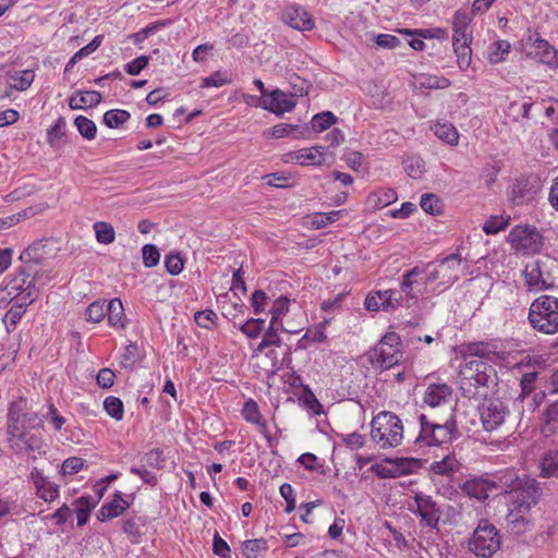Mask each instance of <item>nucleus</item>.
Segmentation results:
<instances>
[{
	"instance_id": "1",
	"label": "nucleus",
	"mask_w": 558,
	"mask_h": 558,
	"mask_svg": "<svg viewBox=\"0 0 558 558\" xmlns=\"http://www.w3.org/2000/svg\"><path fill=\"white\" fill-rule=\"evenodd\" d=\"M497 372L493 365L480 360H470L460 371L459 384L462 395L469 399L487 395L497 386Z\"/></svg>"
},
{
	"instance_id": "2",
	"label": "nucleus",
	"mask_w": 558,
	"mask_h": 558,
	"mask_svg": "<svg viewBox=\"0 0 558 558\" xmlns=\"http://www.w3.org/2000/svg\"><path fill=\"white\" fill-rule=\"evenodd\" d=\"M529 322L533 329L545 335L558 332V298L541 295L529 310Z\"/></svg>"
},
{
	"instance_id": "3",
	"label": "nucleus",
	"mask_w": 558,
	"mask_h": 558,
	"mask_svg": "<svg viewBox=\"0 0 558 558\" xmlns=\"http://www.w3.org/2000/svg\"><path fill=\"white\" fill-rule=\"evenodd\" d=\"M371 437L383 449L398 447L403 439L401 420L392 412H379L372 420Z\"/></svg>"
},
{
	"instance_id": "4",
	"label": "nucleus",
	"mask_w": 558,
	"mask_h": 558,
	"mask_svg": "<svg viewBox=\"0 0 558 558\" xmlns=\"http://www.w3.org/2000/svg\"><path fill=\"white\" fill-rule=\"evenodd\" d=\"M499 530L487 519H481L468 541V549L477 557L490 558L501 547Z\"/></svg>"
},
{
	"instance_id": "5",
	"label": "nucleus",
	"mask_w": 558,
	"mask_h": 558,
	"mask_svg": "<svg viewBox=\"0 0 558 558\" xmlns=\"http://www.w3.org/2000/svg\"><path fill=\"white\" fill-rule=\"evenodd\" d=\"M434 268L428 271L425 283L439 281V284L450 287L469 269V263L462 258L460 254L454 253L444 257L436 265L428 263L426 269Z\"/></svg>"
},
{
	"instance_id": "6",
	"label": "nucleus",
	"mask_w": 558,
	"mask_h": 558,
	"mask_svg": "<svg viewBox=\"0 0 558 558\" xmlns=\"http://www.w3.org/2000/svg\"><path fill=\"white\" fill-rule=\"evenodd\" d=\"M418 421L421 430L415 439L416 444L423 442L427 446H438L458 437L457 423L453 417L444 424H439L428 421L426 415L422 413L418 415Z\"/></svg>"
},
{
	"instance_id": "7",
	"label": "nucleus",
	"mask_w": 558,
	"mask_h": 558,
	"mask_svg": "<svg viewBox=\"0 0 558 558\" xmlns=\"http://www.w3.org/2000/svg\"><path fill=\"white\" fill-rule=\"evenodd\" d=\"M555 269H558V265L549 258L527 263L523 271L527 289L537 292L553 288L556 283Z\"/></svg>"
},
{
	"instance_id": "8",
	"label": "nucleus",
	"mask_w": 558,
	"mask_h": 558,
	"mask_svg": "<svg viewBox=\"0 0 558 558\" xmlns=\"http://www.w3.org/2000/svg\"><path fill=\"white\" fill-rule=\"evenodd\" d=\"M41 274L39 271L28 270L22 266L14 276L9 280L1 294L5 293L12 300L26 302L28 298H33V302L37 296V288L35 281H40Z\"/></svg>"
},
{
	"instance_id": "9",
	"label": "nucleus",
	"mask_w": 558,
	"mask_h": 558,
	"mask_svg": "<svg viewBox=\"0 0 558 558\" xmlns=\"http://www.w3.org/2000/svg\"><path fill=\"white\" fill-rule=\"evenodd\" d=\"M542 494L541 484L535 478L524 475L523 483L509 495L508 508H512L517 513L530 512L538 504Z\"/></svg>"
},
{
	"instance_id": "10",
	"label": "nucleus",
	"mask_w": 558,
	"mask_h": 558,
	"mask_svg": "<svg viewBox=\"0 0 558 558\" xmlns=\"http://www.w3.org/2000/svg\"><path fill=\"white\" fill-rule=\"evenodd\" d=\"M513 248L524 254L537 253L543 246V236L535 227L515 226L509 233Z\"/></svg>"
},
{
	"instance_id": "11",
	"label": "nucleus",
	"mask_w": 558,
	"mask_h": 558,
	"mask_svg": "<svg viewBox=\"0 0 558 558\" xmlns=\"http://www.w3.org/2000/svg\"><path fill=\"white\" fill-rule=\"evenodd\" d=\"M508 414V407L499 399H486L480 408L481 422L487 432L498 429Z\"/></svg>"
},
{
	"instance_id": "12",
	"label": "nucleus",
	"mask_w": 558,
	"mask_h": 558,
	"mask_svg": "<svg viewBox=\"0 0 558 558\" xmlns=\"http://www.w3.org/2000/svg\"><path fill=\"white\" fill-rule=\"evenodd\" d=\"M462 354L471 360H480L490 363L502 362L508 353L498 349L494 342H472L463 347Z\"/></svg>"
},
{
	"instance_id": "13",
	"label": "nucleus",
	"mask_w": 558,
	"mask_h": 558,
	"mask_svg": "<svg viewBox=\"0 0 558 558\" xmlns=\"http://www.w3.org/2000/svg\"><path fill=\"white\" fill-rule=\"evenodd\" d=\"M326 151L324 146H313L289 151L282 155L284 163H295L300 166H320L325 162Z\"/></svg>"
},
{
	"instance_id": "14",
	"label": "nucleus",
	"mask_w": 558,
	"mask_h": 558,
	"mask_svg": "<svg viewBox=\"0 0 558 558\" xmlns=\"http://www.w3.org/2000/svg\"><path fill=\"white\" fill-rule=\"evenodd\" d=\"M295 105L296 102L292 94L282 92L281 89H275L264 96L262 108L276 116H282L286 112H291L295 108Z\"/></svg>"
},
{
	"instance_id": "15",
	"label": "nucleus",
	"mask_w": 558,
	"mask_h": 558,
	"mask_svg": "<svg viewBox=\"0 0 558 558\" xmlns=\"http://www.w3.org/2000/svg\"><path fill=\"white\" fill-rule=\"evenodd\" d=\"M472 20L473 14L465 9H460L454 12L452 17V43L462 41L465 44V40H473L472 31L470 29Z\"/></svg>"
},
{
	"instance_id": "16",
	"label": "nucleus",
	"mask_w": 558,
	"mask_h": 558,
	"mask_svg": "<svg viewBox=\"0 0 558 558\" xmlns=\"http://www.w3.org/2000/svg\"><path fill=\"white\" fill-rule=\"evenodd\" d=\"M283 21L299 31H311L314 27L312 16L304 8L296 4H290L284 9Z\"/></svg>"
},
{
	"instance_id": "17",
	"label": "nucleus",
	"mask_w": 558,
	"mask_h": 558,
	"mask_svg": "<svg viewBox=\"0 0 558 558\" xmlns=\"http://www.w3.org/2000/svg\"><path fill=\"white\" fill-rule=\"evenodd\" d=\"M241 413H242L243 418L247 423L254 424L258 427V430L266 438L268 446L270 448H272L274 440H272L271 436L269 435L266 420L262 415L256 401H254L253 399H248L247 401H245Z\"/></svg>"
},
{
	"instance_id": "18",
	"label": "nucleus",
	"mask_w": 558,
	"mask_h": 558,
	"mask_svg": "<svg viewBox=\"0 0 558 558\" xmlns=\"http://www.w3.org/2000/svg\"><path fill=\"white\" fill-rule=\"evenodd\" d=\"M401 359L399 348L378 343L372 351V363L380 368L388 369L396 365Z\"/></svg>"
},
{
	"instance_id": "19",
	"label": "nucleus",
	"mask_w": 558,
	"mask_h": 558,
	"mask_svg": "<svg viewBox=\"0 0 558 558\" xmlns=\"http://www.w3.org/2000/svg\"><path fill=\"white\" fill-rule=\"evenodd\" d=\"M415 504L417 506V511L422 522H424V524L427 526L435 527L438 523L439 515L436 504L432 497L417 494L415 496Z\"/></svg>"
},
{
	"instance_id": "20",
	"label": "nucleus",
	"mask_w": 558,
	"mask_h": 558,
	"mask_svg": "<svg viewBox=\"0 0 558 558\" xmlns=\"http://www.w3.org/2000/svg\"><path fill=\"white\" fill-rule=\"evenodd\" d=\"M461 489L471 498L485 500L488 498V494L493 489V484L489 480L471 477L463 483Z\"/></svg>"
},
{
	"instance_id": "21",
	"label": "nucleus",
	"mask_w": 558,
	"mask_h": 558,
	"mask_svg": "<svg viewBox=\"0 0 558 558\" xmlns=\"http://www.w3.org/2000/svg\"><path fill=\"white\" fill-rule=\"evenodd\" d=\"M129 507L130 502L122 498V493L117 492L113 500L101 506L97 513V519L101 522L114 519L121 515Z\"/></svg>"
},
{
	"instance_id": "22",
	"label": "nucleus",
	"mask_w": 558,
	"mask_h": 558,
	"mask_svg": "<svg viewBox=\"0 0 558 558\" xmlns=\"http://www.w3.org/2000/svg\"><path fill=\"white\" fill-rule=\"evenodd\" d=\"M522 483L523 476L521 477L514 470L500 471L495 475V480L492 481L493 488H499L508 495H510Z\"/></svg>"
},
{
	"instance_id": "23",
	"label": "nucleus",
	"mask_w": 558,
	"mask_h": 558,
	"mask_svg": "<svg viewBox=\"0 0 558 558\" xmlns=\"http://www.w3.org/2000/svg\"><path fill=\"white\" fill-rule=\"evenodd\" d=\"M102 97L97 90L76 92L69 98L71 109H87L100 104Z\"/></svg>"
},
{
	"instance_id": "24",
	"label": "nucleus",
	"mask_w": 558,
	"mask_h": 558,
	"mask_svg": "<svg viewBox=\"0 0 558 558\" xmlns=\"http://www.w3.org/2000/svg\"><path fill=\"white\" fill-rule=\"evenodd\" d=\"M282 330L284 332L295 333L296 330H290L282 326V324H276V322H270L267 331L265 332L260 343L255 350V353L263 352L265 349L271 345L279 347L281 344V338L278 335V331Z\"/></svg>"
},
{
	"instance_id": "25",
	"label": "nucleus",
	"mask_w": 558,
	"mask_h": 558,
	"mask_svg": "<svg viewBox=\"0 0 558 558\" xmlns=\"http://www.w3.org/2000/svg\"><path fill=\"white\" fill-rule=\"evenodd\" d=\"M41 242H35L26 247L20 255V259L24 267L34 270V267L41 263L45 258V250Z\"/></svg>"
},
{
	"instance_id": "26",
	"label": "nucleus",
	"mask_w": 558,
	"mask_h": 558,
	"mask_svg": "<svg viewBox=\"0 0 558 558\" xmlns=\"http://www.w3.org/2000/svg\"><path fill=\"white\" fill-rule=\"evenodd\" d=\"M451 396V388L446 385H430L425 391L424 403L432 408L440 405L446 402L447 398Z\"/></svg>"
},
{
	"instance_id": "27",
	"label": "nucleus",
	"mask_w": 558,
	"mask_h": 558,
	"mask_svg": "<svg viewBox=\"0 0 558 558\" xmlns=\"http://www.w3.org/2000/svg\"><path fill=\"white\" fill-rule=\"evenodd\" d=\"M33 303V298H28L26 302L16 301L5 313L2 322L5 325L7 331L11 332L23 317L26 307Z\"/></svg>"
},
{
	"instance_id": "28",
	"label": "nucleus",
	"mask_w": 558,
	"mask_h": 558,
	"mask_svg": "<svg viewBox=\"0 0 558 558\" xmlns=\"http://www.w3.org/2000/svg\"><path fill=\"white\" fill-rule=\"evenodd\" d=\"M106 315L111 327L122 329L125 327V315L120 299H113L106 305Z\"/></svg>"
},
{
	"instance_id": "29",
	"label": "nucleus",
	"mask_w": 558,
	"mask_h": 558,
	"mask_svg": "<svg viewBox=\"0 0 558 558\" xmlns=\"http://www.w3.org/2000/svg\"><path fill=\"white\" fill-rule=\"evenodd\" d=\"M542 433L545 437L558 435V401L545 410Z\"/></svg>"
},
{
	"instance_id": "30",
	"label": "nucleus",
	"mask_w": 558,
	"mask_h": 558,
	"mask_svg": "<svg viewBox=\"0 0 558 558\" xmlns=\"http://www.w3.org/2000/svg\"><path fill=\"white\" fill-rule=\"evenodd\" d=\"M539 475L543 477H558V450L553 449L544 452L539 459Z\"/></svg>"
},
{
	"instance_id": "31",
	"label": "nucleus",
	"mask_w": 558,
	"mask_h": 558,
	"mask_svg": "<svg viewBox=\"0 0 558 558\" xmlns=\"http://www.w3.org/2000/svg\"><path fill=\"white\" fill-rule=\"evenodd\" d=\"M555 48L544 38H536L532 44V54L538 62L549 65L555 57Z\"/></svg>"
},
{
	"instance_id": "32",
	"label": "nucleus",
	"mask_w": 558,
	"mask_h": 558,
	"mask_svg": "<svg viewBox=\"0 0 558 558\" xmlns=\"http://www.w3.org/2000/svg\"><path fill=\"white\" fill-rule=\"evenodd\" d=\"M460 469V462L453 454H447L439 461L430 464V471L438 475L452 476Z\"/></svg>"
},
{
	"instance_id": "33",
	"label": "nucleus",
	"mask_w": 558,
	"mask_h": 558,
	"mask_svg": "<svg viewBox=\"0 0 558 558\" xmlns=\"http://www.w3.org/2000/svg\"><path fill=\"white\" fill-rule=\"evenodd\" d=\"M35 73L32 70L14 71L8 75V84L15 90H26L34 82Z\"/></svg>"
},
{
	"instance_id": "34",
	"label": "nucleus",
	"mask_w": 558,
	"mask_h": 558,
	"mask_svg": "<svg viewBox=\"0 0 558 558\" xmlns=\"http://www.w3.org/2000/svg\"><path fill=\"white\" fill-rule=\"evenodd\" d=\"M308 131L306 126L301 128L299 125L279 123L271 129V136L274 138H282L294 134V138H305L308 136Z\"/></svg>"
},
{
	"instance_id": "35",
	"label": "nucleus",
	"mask_w": 558,
	"mask_h": 558,
	"mask_svg": "<svg viewBox=\"0 0 558 558\" xmlns=\"http://www.w3.org/2000/svg\"><path fill=\"white\" fill-rule=\"evenodd\" d=\"M65 126V120L62 117H59L54 125L48 129L47 142L52 148L58 149L64 145Z\"/></svg>"
},
{
	"instance_id": "36",
	"label": "nucleus",
	"mask_w": 558,
	"mask_h": 558,
	"mask_svg": "<svg viewBox=\"0 0 558 558\" xmlns=\"http://www.w3.org/2000/svg\"><path fill=\"white\" fill-rule=\"evenodd\" d=\"M397 201V193L392 189H381L367 198V204L373 208H384Z\"/></svg>"
},
{
	"instance_id": "37",
	"label": "nucleus",
	"mask_w": 558,
	"mask_h": 558,
	"mask_svg": "<svg viewBox=\"0 0 558 558\" xmlns=\"http://www.w3.org/2000/svg\"><path fill=\"white\" fill-rule=\"evenodd\" d=\"M472 41L465 40V44L452 43L453 51L457 57V64L461 71H465L472 61V49L470 47Z\"/></svg>"
},
{
	"instance_id": "38",
	"label": "nucleus",
	"mask_w": 558,
	"mask_h": 558,
	"mask_svg": "<svg viewBox=\"0 0 558 558\" xmlns=\"http://www.w3.org/2000/svg\"><path fill=\"white\" fill-rule=\"evenodd\" d=\"M434 134L449 145H457L459 133L450 123H436L433 128Z\"/></svg>"
},
{
	"instance_id": "39",
	"label": "nucleus",
	"mask_w": 558,
	"mask_h": 558,
	"mask_svg": "<svg viewBox=\"0 0 558 558\" xmlns=\"http://www.w3.org/2000/svg\"><path fill=\"white\" fill-rule=\"evenodd\" d=\"M267 550L268 544L264 538L247 539L242 544V551L246 558H258Z\"/></svg>"
},
{
	"instance_id": "40",
	"label": "nucleus",
	"mask_w": 558,
	"mask_h": 558,
	"mask_svg": "<svg viewBox=\"0 0 558 558\" xmlns=\"http://www.w3.org/2000/svg\"><path fill=\"white\" fill-rule=\"evenodd\" d=\"M404 171L412 179H421L425 172V163L418 156H409L403 160Z\"/></svg>"
},
{
	"instance_id": "41",
	"label": "nucleus",
	"mask_w": 558,
	"mask_h": 558,
	"mask_svg": "<svg viewBox=\"0 0 558 558\" xmlns=\"http://www.w3.org/2000/svg\"><path fill=\"white\" fill-rule=\"evenodd\" d=\"M131 114L123 109H111L105 112L104 123L110 129H117L130 120Z\"/></svg>"
},
{
	"instance_id": "42",
	"label": "nucleus",
	"mask_w": 558,
	"mask_h": 558,
	"mask_svg": "<svg viewBox=\"0 0 558 558\" xmlns=\"http://www.w3.org/2000/svg\"><path fill=\"white\" fill-rule=\"evenodd\" d=\"M337 121V118L335 114L330 111H324L320 113L315 114L311 120V129L314 132H324L328 128H330L332 124H335Z\"/></svg>"
},
{
	"instance_id": "43",
	"label": "nucleus",
	"mask_w": 558,
	"mask_h": 558,
	"mask_svg": "<svg viewBox=\"0 0 558 558\" xmlns=\"http://www.w3.org/2000/svg\"><path fill=\"white\" fill-rule=\"evenodd\" d=\"M78 133L86 140L92 141L96 137L97 126L95 122L87 117L78 116L74 120Z\"/></svg>"
},
{
	"instance_id": "44",
	"label": "nucleus",
	"mask_w": 558,
	"mask_h": 558,
	"mask_svg": "<svg viewBox=\"0 0 558 558\" xmlns=\"http://www.w3.org/2000/svg\"><path fill=\"white\" fill-rule=\"evenodd\" d=\"M19 440L23 442L27 450L38 454L45 453L46 445L41 437L31 433H20Z\"/></svg>"
},
{
	"instance_id": "45",
	"label": "nucleus",
	"mask_w": 558,
	"mask_h": 558,
	"mask_svg": "<svg viewBox=\"0 0 558 558\" xmlns=\"http://www.w3.org/2000/svg\"><path fill=\"white\" fill-rule=\"evenodd\" d=\"M529 512H515L508 508L507 521L517 533H523L530 525Z\"/></svg>"
},
{
	"instance_id": "46",
	"label": "nucleus",
	"mask_w": 558,
	"mask_h": 558,
	"mask_svg": "<svg viewBox=\"0 0 558 558\" xmlns=\"http://www.w3.org/2000/svg\"><path fill=\"white\" fill-rule=\"evenodd\" d=\"M426 271V268H420L418 266H415L414 268H412L411 270H409L408 272H405L402 277V282H401V290L410 298H414L415 295L412 293L413 291V286L414 283H416L417 281L415 280L416 277L425 274Z\"/></svg>"
},
{
	"instance_id": "47",
	"label": "nucleus",
	"mask_w": 558,
	"mask_h": 558,
	"mask_svg": "<svg viewBox=\"0 0 558 558\" xmlns=\"http://www.w3.org/2000/svg\"><path fill=\"white\" fill-rule=\"evenodd\" d=\"M171 24V20H161L156 23L149 24L145 28L141 29L137 33H134L131 37L134 44H141L146 40L150 35L155 34L157 31Z\"/></svg>"
},
{
	"instance_id": "48",
	"label": "nucleus",
	"mask_w": 558,
	"mask_h": 558,
	"mask_svg": "<svg viewBox=\"0 0 558 558\" xmlns=\"http://www.w3.org/2000/svg\"><path fill=\"white\" fill-rule=\"evenodd\" d=\"M105 411L109 416L117 421H121L124 414L123 402L113 396L107 397L104 401Z\"/></svg>"
},
{
	"instance_id": "49",
	"label": "nucleus",
	"mask_w": 558,
	"mask_h": 558,
	"mask_svg": "<svg viewBox=\"0 0 558 558\" xmlns=\"http://www.w3.org/2000/svg\"><path fill=\"white\" fill-rule=\"evenodd\" d=\"M96 239L99 243L110 244L114 241V229L111 225L102 221H98L94 225Z\"/></svg>"
},
{
	"instance_id": "50",
	"label": "nucleus",
	"mask_w": 558,
	"mask_h": 558,
	"mask_svg": "<svg viewBox=\"0 0 558 558\" xmlns=\"http://www.w3.org/2000/svg\"><path fill=\"white\" fill-rule=\"evenodd\" d=\"M510 44L507 40L495 41L488 53V61L493 64L499 63L504 60V56L510 52Z\"/></svg>"
},
{
	"instance_id": "51",
	"label": "nucleus",
	"mask_w": 558,
	"mask_h": 558,
	"mask_svg": "<svg viewBox=\"0 0 558 558\" xmlns=\"http://www.w3.org/2000/svg\"><path fill=\"white\" fill-rule=\"evenodd\" d=\"M94 505L90 502L89 496H83L76 501L77 525H85L89 519V513Z\"/></svg>"
},
{
	"instance_id": "52",
	"label": "nucleus",
	"mask_w": 558,
	"mask_h": 558,
	"mask_svg": "<svg viewBox=\"0 0 558 558\" xmlns=\"http://www.w3.org/2000/svg\"><path fill=\"white\" fill-rule=\"evenodd\" d=\"M289 304L290 300L287 296H279L277 300H275L270 308V322H276V324H282L281 318L288 313Z\"/></svg>"
},
{
	"instance_id": "53",
	"label": "nucleus",
	"mask_w": 558,
	"mask_h": 558,
	"mask_svg": "<svg viewBox=\"0 0 558 558\" xmlns=\"http://www.w3.org/2000/svg\"><path fill=\"white\" fill-rule=\"evenodd\" d=\"M381 298V310L389 311L396 308L400 305L402 295L400 291L397 290H385L379 291Z\"/></svg>"
},
{
	"instance_id": "54",
	"label": "nucleus",
	"mask_w": 558,
	"mask_h": 558,
	"mask_svg": "<svg viewBox=\"0 0 558 558\" xmlns=\"http://www.w3.org/2000/svg\"><path fill=\"white\" fill-rule=\"evenodd\" d=\"M420 205L425 213L432 215H437L441 213V202L435 194H423L421 197Z\"/></svg>"
},
{
	"instance_id": "55",
	"label": "nucleus",
	"mask_w": 558,
	"mask_h": 558,
	"mask_svg": "<svg viewBox=\"0 0 558 558\" xmlns=\"http://www.w3.org/2000/svg\"><path fill=\"white\" fill-rule=\"evenodd\" d=\"M231 82V77L228 76L226 72H214L207 77H204L201 83V87H221Z\"/></svg>"
},
{
	"instance_id": "56",
	"label": "nucleus",
	"mask_w": 558,
	"mask_h": 558,
	"mask_svg": "<svg viewBox=\"0 0 558 558\" xmlns=\"http://www.w3.org/2000/svg\"><path fill=\"white\" fill-rule=\"evenodd\" d=\"M86 319L92 323H99L106 316V303L95 301L86 308Z\"/></svg>"
},
{
	"instance_id": "57",
	"label": "nucleus",
	"mask_w": 558,
	"mask_h": 558,
	"mask_svg": "<svg viewBox=\"0 0 558 558\" xmlns=\"http://www.w3.org/2000/svg\"><path fill=\"white\" fill-rule=\"evenodd\" d=\"M26 409H27L26 400L23 398H20L19 400L10 403L8 417L11 420L22 421V420L26 418V416H28Z\"/></svg>"
},
{
	"instance_id": "58",
	"label": "nucleus",
	"mask_w": 558,
	"mask_h": 558,
	"mask_svg": "<svg viewBox=\"0 0 558 558\" xmlns=\"http://www.w3.org/2000/svg\"><path fill=\"white\" fill-rule=\"evenodd\" d=\"M143 263L146 267H155L160 259V253L158 248L153 244H146L142 248Z\"/></svg>"
},
{
	"instance_id": "59",
	"label": "nucleus",
	"mask_w": 558,
	"mask_h": 558,
	"mask_svg": "<svg viewBox=\"0 0 558 558\" xmlns=\"http://www.w3.org/2000/svg\"><path fill=\"white\" fill-rule=\"evenodd\" d=\"M34 215V211L32 208L25 209L21 213H17L15 215H11L4 218H0V231L7 230L11 228L12 226L19 223L21 220L28 218Z\"/></svg>"
},
{
	"instance_id": "60",
	"label": "nucleus",
	"mask_w": 558,
	"mask_h": 558,
	"mask_svg": "<svg viewBox=\"0 0 558 558\" xmlns=\"http://www.w3.org/2000/svg\"><path fill=\"white\" fill-rule=\"evenodd\" d=\"M509 220L502 217H490L483 226V231L486 234H496L499 231L506 229Z\"/></svg>"
},
{
	"instance_id": "61",
	"label": "nucleus",
	"mask_w": 558,
	"mask_h": 558,
	"mask_svg": "<svg viewBox=\"0 0 558 558\" xmlns=\"http://www.w3.org/2000/svg\"><path fill=\"white\" fill-rule=\"evenodd\" d=\"M161 454L158 449L150 450L142 456L141 463L146 468L159 469L162 464Z\"/></svg>"
},
{
	"instance_id": "62",
	"label": "nucleus",
	"mask_w": 558,
	"mask_h": 558,
	"mask_svg": "<svg viewBox=\"0 0 558 558\" xmlns=\"http://www.w3.org/2000/svg\"><path fill=\"white\" fill-rule=\"evenodd\" d=\"M538 373L535 371L526 372L522 375L520 380L521 396H529L535 389V381Z\"/></svg>"
},
{
	"instance_id": "63",
	"label": "nucleus",
	"mask_w": 558,
	"mask_h": 558,
	"mask_svg": "<svg viewBox=\"0 0 558 558\" xmlns=\"http://www.w3.org/2000/svg\"><path fill=\"white\" fill-rule=\"evenodd\" d=\"M216 318H217V314L211 310L196 312L195 316H194L196 324L199 327L206 328V329H209L214 326Z\"/></svg>"
},
{
	"instance_id": "64",
	"label": "nucleus",
	"mask_w": 558,
	"mask_h": 558,
	"mask_svg": "<svg viewBox=\"0 0 558 558\" xmlns=\"http://www.w3.org/2000/svg\"><path fill=\"white\" fill-rule=\"evenodd\" d=\"M165 266L170 275H179L183 270V259L179 254H169L166 257Z\"/></svg>"
}]
</instances>
